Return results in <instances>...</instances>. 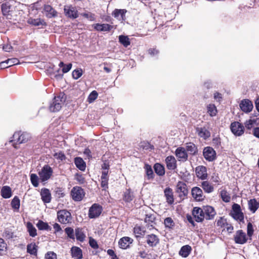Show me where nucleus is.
I'll use <instances>...</instances> for the list:
<instances>
[{"mask_svg": "<svg viewBox=\"0 0 259 259\" xmlns=\"http://www.w3.org/2000/svg\"><path fill=\"white\" fill-rule=\"evenodd\" d=\"M58 221L61 224H67L71 222V213L66 209H62L57 212Z\"/></svg>", "mask_w": 259, "mask_h": 259, "instance_id": "1", "label": "nucleus"}, {"mask_svg": "<svg viewBox=\"0 0 259 259\" xmlns=\"http://www.w3.org/2000/svg\"><path fill=\"white\" fill-rule=\"evenodd\" d=\"M29 138L30 136L28 133L18 132L14 133L11 141L17 144H21L26 142Z\"/></svg>", "mask_w": 259, "mask_h": 259, "instance_id": "2", "label": "nucleus"}, {"mask_svg": "<svg viewBox=\"0 0 259 259\" xmlns=\"http://www.w3.org/2000/svg\"><path fill=\"white\" fill-rule=\"evenodd\" d=\"M53 174L52 168L48 165H45L39 172L38 175L42 182L48 180Z\"/></svg>", "mask_w": 259, "mask_h": 259, "instance_id": "3", "label": "nucleus"}, {"mask_svg": "<svg viewBox=\"0 0 259 259\" xmlns=\"http://www.w3.org/2000/svg\"><path fill=\"white\" fill-rule=\"evenodd\" d=\"M64 12L66 17L72 19L78 17V12L76 8L72 5L64 6Z\"/></svg>", "mask_w": 259, "mask_h": 259, "instance_id": "4", "label": "nucleus"}, {"mask_svg": "<svg viewBox=\"0 0 259 259\" xmlns=\"http://www.w3.org/2000/svg\"><path fill=\"white\" fill-rule=\"evenodd\" d=\"M232 210L231 212L232 217L236 220L241 221L244 219V215L241 212L240 206L237 204L234 203L232 205Z\"/></svg>", "mask_w": 259, "mask_h": 259, "instance_id": "5", "label": "nucleus"}, {"mask_svg": "<svg viewBox=\"0 0 259 259\" xmlns=\"http://www.w3.org/2000/svg\"><path fill=\"white\" fill-rule=\"evenodd\" d=\"M230 128L232 132L236 136H240L244 132V126L237 121L232 122L231 124Z\"/></svg>", "mask_w": 259, "mask_h": 259, "instance_id": "6", "label": "nucleus"}, {"mask_svg": "<svg viewBox=\"0 0 259 259\" xmlns=\"http://www.w3.org/2000/svg\"><path fill=\"white\" fill-rule=\"evenodd\" d=\"M64 102L63 98L60 96L55 97L52 103L50 106V110L52 112H57L60 110Z\"/></svg>", "mask_w": 259, "mask_h": 259, "instance_id": "7", "label": "nucleus"}, {"mask_svg": "<svg viewBox=\"0 0 259 259\" xmlns=\"http://www.w3.org/2000/svg\"><path fill=\"white\" fill-rule=\"evenodd\" d=\"M176 192L179 194V197L183 199L188 193L186 184L183 182H179L176 186Z\"/></svg>", "mask_w": 259, "mask_h": 259, "instance_id": "8", "label": "nucleus"}, {"mask_svg": "<svg viewBox=\"0 0 259 259\" xmlns=\"http://www.w3.org/2000/svg\"><path fill=\"white\" fill-rule=\"evenodd\" d=\"M71 195L74 200L80 201L84 196V192L81 187L76 186L71 190Z\"/></svg>", "mask_w": 259, "mask_h": 259, "instance_id": "9", "label": "nucleus"}, {"mask_svg": "<svg viewBox=\"0 0 259 259\" xmlns=\"http://www.w3.org/2000/svg\"><path fill=\"white\" fill-rule=\"evenodd\" d=\"M102 207L100 205L95 203L89 209V217L93 219L98 217L101 213Z\"/></svg>", "mask_w": 259, "mask_h": 259, "instance_id": "10", "label": "nucleus"}, {"mask_svg": "<svg viewBox=\"0 0 259 259\" xmlns=\"http://www.w3.org/2000/svg\"><path fill=\"white\" fill-rule=\"evenodd\" d=\"M203 153L205 159L208 161H212L216 158L215 151L210 147L204 148Z\"/></svg>", "mask_w": 259, "mask_h": 259, "instance_id": "11", "label": "nucleus"}, {"mask_svg": "<svg viewBox=\"0 0 259 259\" xmlns=\"http://www.w3.org/2000/svg\"><path fill=\"white\" fill-rule=\"evenodd\" d=\"M234 239L235 243L240 244H244L247 240L245 233L241 230L236 231L234 236Z\"/></svg>", "mask_w": 259, "mask_h": 259, "instance_id": "12", "label": "nucleus"}, {"mask_svg": "<svg viewBox=\"0 0 259 259\" xmlns=\"http://www.w3.org/2000/svg\"><path fill=\"white\" fill-rule=\"evenodd\" d=\"M192 197L196 201H201L204 198L202 190L198 187H194L191 190Z\"/></svg>", "mask_w": 259, "mask_h": 259, "instance_id": "13", "label": "nucleus"}, {"mask_svg": "<svg viewBox=\"0 0 259 259\" xmlns=\"http://www.w3.org/2000/svg\"><path fill=\"white\" fill-rule=\"evenodd\" d=\"M239 106L242 111L245 113L250 112L253 108L252 103L248 99L242 100L239 104Z\"/></svg>", "mask_w": 259, "mask_h": 259, "instance_id": "14", "label": "nucleus"}, {"mask_svg": "<svg viewBox=\"0 0 259 259\" xmlns=\"http://www.w3.org/2000/svg\"><path fill=\"white\" fill-rule=\"evenodd\" d=\"M195 172L196 176L202 180L207 179L208 175L206 168L202 165H200L196 167Z\"/></svg>", "mask_w": 259, "mask_h": 259, "instance_id": "15", "label": "nucleus"}, {"mask_svg": "<svg viewBox=\"0 0 259 259\" xmlns=\"http://www.w3.org/2000/svg\"><path fill=\"white\" fill-rule=\"evenodd\" d=\"M146 242L150 247L156 246L159 242V239L157 236L151 234L146 236Z\"/></svg>", "mask_w": 259, "mask_h": 259, "instance_id": "16", "label": "nucleus"}, {"mask_svg": "<svg viewBox=\"0 0 259 259\" xmlns=\"http://www.w3.org/2000/svg\"><path fill=\"white\" fill-rule=\"evenodd\" d=\"M193 215L195 218V221L197 222H201L205 219L203 209L199 207H195L194 208Z\"/></svg>", "mask_w": 259, "mask_h": 259, "instance_id": "17", "label": "nucleus"}, {"mask_svg": "<svg viewBox=\"0 0 259 259\" xmlns=\"http://www.w3.org/2000/svg\"><path fill=\"white\" fill-rule=\"evenodd\" d=\"M175 154L179 161H186L188 159V154L184 147L178 148L175 151Z\"/></svg>", "mask_w": 259, "mask_h": 259, "instance_id": "18", "label": "nucleus"}, {"mask_svg": "<svg viewBox=\"0 0 259 259\" xmlns=\"http://www.w3.org/2000/svg\"><path fill=\"white\" fill-rule=\"evenodd\" d=\"M203 209L206 220H208L213 219L216 214L215 211L213 207L210 206H206L203 208Z\"/></svg>", "mask_w": 259, "mask_h": 259, "instance_id": "19", "label": "nucleus"}, {"mask_svg": "<svg viewBox=\"0 0 259 259\" xmlns=\"http://www.w3.org/2000/svg\"><path fill=\"white\" fill-rule=\"evenodd\" d=\"M133 242V239L129 237H123L118 241L119 247L122 249L127 248Z\"/></svg>", "mask_w": 259, "mask_h": 259, "instance_id": "20", "label": "nucleus"}, {"mask_svg": "<svg viewBox=\"0 0 259 259\" xmlns=\"http://www.w3.org/2000/svg\"><path fill=\"white\" fill-rule=\"evenodd\" d=\"M44 11L45 15L49 18L55 17L57 16V11L50 5H45Z\"/></svg>", "mask_w": 259, "mask_h": 259, "instance_id": "21", "label": "nucleus"}, {"mask_svg": "<svg viewBox=\"0 0 259 259\" xmlns=\"http://www.w3.org/2000/svg\"><path fill=\"white\" fill-rule=\"evenodd\" d=\"M126 13V10L125 9H115L112 12V16L119 20H124Z\"/></svg>", "mask_w": 259, "mask_h": 259, "instance_id": "22", "label": "nucleus"}, {"mask_svg": "<svg viewBox=\"0 0 259 259\" xmlns=\"http://www.w3.org/2000/svg\"><path fill=\"white\" fill-rule=\"evenodd\" d=\"M166 167L168 169L173 170L176 167V160L173 156H167L165 159Z\"/></svg>", "mask_w": 259, "mask_h": 259, "instance_id": "23", "label": "nucleus"}, {"mask_svg": "<svg viewBox=\"0 0 259 259\" xmlns=\"http://www.w3.org/2000/svg\"><path fill=\"white\" fill-rule=\"evenodd\" d=\"M41 199L44 203H49L51 200V195L48 189H42L40 192Z\"/></svg>", "mask_w": 259, "mask_h": 259, "instance_id": "24", "label": "nucleus"}, {"mask_svg": "<svg viewBox=\"0 0 259 259\" xmlns=\"http://www.w3.org/2000/svg\"><path fill=\"white\" fill-rule=\"evenodd\" d=\"M164 196L166 199V202L169 204H172L174 202V195L172 190L170 188H166L164 191Z\"/></svg>", "mask_w": 259, "mask_h": 259, "instance_id": "25", "label": "nucleus"}, {"mask_svg": "<svg viewBox=\"0 0 259 259\" xmlns=\"http://www.w3.org/2000/svg\"><path fill=\"white\" fill-rule=\"evenodd\" d=\"M94 28L100 31H109L113 28V26L108 24H96L94 25Z\"/></svg>", "mask_w": 259, "mask_h": 259, "instance_id": "26", "label": "nucleus"}, {"mask_svg": "<svg viewBox=\"0 0 259 259\" xmlns=\"http://www.w3.org/2000/svg\"><path fill=\"white\" fill-rule=\"evenodd\" d=\"M71 253L72 257L76 259H81L82 253L81 249L77 246H73L71 249Z\"/></svg>", "mask_w": 259, "mask_h": 259, "instance_id": "27", "label": "nucleus"}, {"mask_svg": "<svg viewBox=\"0 0 259 259\" xmlns=\"http://www.w3.org/2000/svg\"><path fill=\"white\" fill-rule=\"evenodd\" d=\"M196 132L198 136L204 139H206L210 136V132L205 127H198Z\"/></svg>", "mask_w": 259, "mask_h": 259, "instance_id": "28", "label": "nucleus"}, {"mask_svg": "<svg viewBox=\"0 0 259 259\" xmlns=\"http://www.w3.org/2000/svg\"><path fill=\"white\" fill-rule=\"evenodd\" d=\"M1 195L4 198H9L12 196V191L10 187L5 186L1 189Z\"/></svg>", "mask_w": 259, "mask_h": 259, "instance_id": "29", "label": "nucleus"}, {"mask_svg": "<svg viewBox=\"0 0 259 259\" xmlns=\"http://www.w3.org/2000/svg\"><path fill=\"white\" fill-rule=\"evenodd\" d=\"M201 187L203 190L207 193H210L214 190L213 186L208 181H203L201 183Z\"/></svg>", "mask_w": 259, "mask_h": 259, "instance_id": "30", "label": "nucleus"}, {"mask_svg": "<svg viewBox=\"0 0 259 259\" xmlns=\"http://www.w3.org/2000/svg\"><path fill=\"white\" fill-rule=\"evenodd\" d=\"M74 163L76 167L80 170L84 171L85 169L86 164L83 159L80 157H76L74 159Z\"/></svg>", "mask_w": 259, "mask_h": 259, "instance_id": "31", "label": "nucleus"}, {"mask_svg": "<svg viewBox=\"0 0 259 259\" xmlns=\"http://www.w3.org/2000/svg\"><path fill=\"white\" fill-rule=\"evenodd\" d=\"M108 171H103L101 179V186L104 189L108 188Z\"/></svg>", "mask_w": 259, "mask_h": 259, "instance_id": "32", "label": "nucleus"}, {"mask_svg": "<svg viewBox=\"0 0 259 259\" xmlns=\"http://www.w3.org/2000/svg\"><path fill=\"white\" fill-rule=\"evenodd\" d=\"M249 208L253 213L255 212L259 207V203L255 199H250L248 202Z\"/></svg>", "mask_w": 259, "mask_h": 259, "instance_id": "33", "label": "nucleus"}, {"mask_svg": "<svg viewBox=\"0 0 259 259\" xmlns=\"http://www.w3.org/2000/svg\"><path fill=\"white\" fill-rule=\"evenodd\" d=\"M154 169L155 172L158 176H162L164 175L165 174V169L164 166L158 163H157L154 164Z\"/></svg>", "mask_w": 259, "mask_h": 259, "instance_id": "34", "label": "nucleus"}, {"mask_svg": "<svg viewBox=\"0 0 259 259\" xmlns=\"http://www.w3.org/2000/svg\"><path fill=\"white\" fill-rule=\"evenodd\" d=\"M146 230L143 227L136 226L134 228V233L136 237L143 236L145 233Z\"/></svg>", "mask_w": 259, "mask_h": 259, "instance_id": "35", "label": "nucleus"}, {"mask_svg": "<svg viewBox=\"0 0 259 259\" xmlns=\"http://www.w3.org/2000/svg\"><path fill=\"white\" fill-rule=\"evenodd\" d=\"M28 23L34 26L46 25V24L43 20L39 18L32 19L30 18L27 20Z\"/></svg>", "mask_w": 259, "mask_h": 259, "instance_id": "36", "label": "nucleus"}, {"mask_svg": "<svg viewBox=\"0 0 259 259\" xmlns=\"http://www.w3.org/2000/svg\"><path fill=\"white\" fill-rule=\"evenodd\" d=\"M185 149L191 155H194L197 152V147L192 143H187Z\"/></svg>", "mask_w": 259, "mask_h": 259, "instance_id": "37", "label": "nucleus"}, {"mask_svg": "<svg viewBox=\"0 0 259 259\" xmlns=\"http://www.w3.org/2000/svg\"><path fill=\"white\" fill-rule=\"evenodd\" d=\"M190 250H191V247L190 246L185 245L181 248V249L179 252V254L181 256L186 257L188 256V255L189 254Z\"/></svg>", "mask_w": 259, "mask_h": 259, "instance_id": "38", "label": "nucleus"}, {"mask_svg": "<svg viewBox=\"0 0 259 259\" xmlns=\"http://www.w3.org/2000/svg\"><path fill=\"white\" fill-rule=\"evenodd\" d=\"M134 198V195L133 193L130 189H127L124 192L123 196V200L127 202H130L133 200Z\"/></svg>", "mask_w": 259, "mask_h": 259, "instance_id": "39", "label": "nucleus"}, {"mask_svg": "<svg viewBox=\"0 0 259 259\" xmlns=\"http://www.w3.org/2000/svg\"><path fill=\"white\" fill-rule=\"evenodd\" d=\"M207 112L211 116H214L217 114V107L214 104H210L207 105Z\"/></svg>", "mask_w": 259, "mask_h": 259, "instance_id": "40", "label": "nucleus"}, {"mask_svg": "<svg viewBox=\"0 0 259 259\" xmlns=\"http://www.w3.org/2000/svg\"><path fill=\"white\" fill-rule=\"evenodd\" d=\"M220 195L222 200L225 202H229L231 200V197L226 190H222L220 192Z\"/></svg>", "mask_w": 259, "mask_h": 259, "instance_id": "41", "label": "nucleus"}, {"mask_svg": "<svg viewBox=\"0 0 259 259\" xmlns=\"http://www.w3.org/2000/svg\"><path fill=\"white\" fill-rule=\"evenodd\" d=\"M27 228L30 236L34 237L36 235V230L30 223H28Z\"/></svg>", "mask_w": 259, "mask_h": 259, "instance_id": "42", "label": "nucleus"}, {"mask_svg": "<svg viewBox=\"0 0 259 259\" xmlns=\"http://www.w3.org/2000/svg\"><path fill=\"white\" fill-rule=\"evenodd\" d=\"M119 41L125 47H127L130 45V41L129 38L126 36L120 35L119 36Z\"/></svg>", "mask_w": 259, "mask_h": 259, "instance_id": "43", "label": "nucleus"}, {"mask_svg": "<svg viewBox=\"0 0 259 259\" xmlns=\"http://www.w3.org/2000/svg\"><path fill=\"white\" fill-rule=\"evenodd\" d=\"M12 207L16 210H18L20 207V199L17 196H15L14 198L12 199L11 202Z\"/></svg>", "mask_w": 259, "mask_h": 259, "instance_id": "44", "label": "nucleus"}, {"mask_svg": "<svg viewBox=\"0 0 259 259\" xmlns=\"http://www.w3.org/2000/svg\"><path fill=\"white\" fill-rule=\"evenodd\" d=\"M27 251L31 254H35L37 252L36 245L35 244H30L27 245Z\"/></svg>", "mask_w": 259, "mask_h": 259, "instance_id": "45", "label": "nucleus"}, {"mask_svg": "<svg viewBox=\"0 0 259 259\" xmlns=\"http://www.w3.org/2000/svg\"><path fill=\"white\" fill-rule=\"evenodd\" d=\"M38 229L39 230H49L50 227L48 225V224L46 223H45L41 221H39L36 225Z\"/></svg>", "mask_w": 259, "mask_h": 259, "instance_id": "46", "label": "nucleus"}, {"mask_svg": "<svg viewBox=\"0 0 259 259\" xmlns=\"http://www.w3.org/2000/svg\"><path fill=\"white\" fill-rule=\"evenodd\" d=\"M98 96V94L96 91H92L88 97V102L91 103L94 102L97 98Z\"/></svg>", "mask_w": 259, "mask_h": 259, "instance_id": "47", "label": "nucleus"}, {"mask_svg": "<svg viewBox=\"0 0 259 259\" xmlns=\"http://www.w3.org/2000/svg\"><path fill=\"white\" fill-rule=\"evenodd\" d=\"M145 168L146 172V175L148 176V179H152L153 178V171L152 167L148 164L145 165Z\"/></svg>", "mask_w": 259, "mask_h": 259, "instance_id": "48", "label": "nucleus"}, {"mask_svg": "<svg viewBox=\"0 0 259 259\" xmlns=\"http://www.w3.org/2000/svg\"><path fill=\"white\" fill-rule=\"evenodd\" d=\"M5 64L8 65L9 67L19 64V60L15 58L8 59L4 61Z\"/></svg>", "mask_w": 259, "mask_h": 259, "instance_id": "49", "label": "nucleus"}, {"mask_svg": "<svg viewBox=\"0 0 259 259\" xmlns=\"http://www.w3.org/2000/svg\"><path fill=\"white\" fill-rule=\"evenodd\" d=\"M38 178L36 174H32L30 175V181L33 185V186L35 187H36L38 186Z\"/></svg>", "mask_w": 259, "mask_h": 259, "instance_id": "50", "label": "nucleus"}, {"mask_svg": "<svg viewBox=\"0 0 259 259\" xmlns=\"http://www.w3.org/2000/svg\"><path fill=\"white\" fill-rule=\"evenodd\" d=\"M164 225L166 228H172L175 226V223L171 218H166L164 220Z\"/></svg>", "mask_w": 259, "mask_h": 259, "instance_id": "51", "label": "nucleus"}, {"mask_svg": "<svg viewBox=\"0 0 259 259\" xmlns=\"http://www.w3.org/2000/svg\"><path fill=\"white\" fill-rule=\"evenodd\" d=\"M256 121V120L255 119L246 120L245 122V126L247 129L250 130L254 126Z\"/></svg>", "mask_w": 259, "mask_h": 259, "instance_id": "52", "label": "nucleus"}, {"mask_svg": "<svg viewBox=\"0 0 259 259\" xmlns=\"http://www.w3.org/2000/svg\"><path fill=\"white\" fill-rule=\"evenodd\" d=\"M75 180L79 184H83L85 183V178L82 175L76 174L75 175Z\"/></svg>", "mask_w": 259, "mask_h": 259, "instance_id": "53", "label": "nucleus"}, {"mask_svg": "<svg viewBox=\"0 0 259 259\" xmlns=\"http://www.w3.org/2000/svg\"><path fill=\"white\" fill-rule=\"evenodd\" d=\"M82 74V70L81 69H76L74 70L72 73V77L75 79H77L79 77H81V76Z\"/></svg>", "mask_w": 259, "mask_h": 259, "instance_id": "54", "label": "nucleus"}, {"mask_svg": "<svg viewBox=\"0 0 259 259\" xmlns=\"http://www.w3.org/2000/svg\"><path fill=\"white\" fill-rule=\"evenodd\" d=\"M227 222L226 219H224L223 217H221L218 220L217 222V225L218 227H220L222 228H224L227 225Z\"/></svg>", "mask_w": 259, "mask_h": 259, "instance_id": "55", "label": "nucleus"}, {"mask_svg": "<svg viewBox=\"0 0 259 259\" xmlns=\"http://www.w3.org/2000/svg\"><path fill=\"white\" fill-rule=\"evenodd\" d=\"M10 6H8L6 4H3L2 5V12L4 15L7 16L9 14V10H10Z\"/></svg>", "mask_w": 259, "mask_h": 259, "instance_id": "56", "label": "nucleus"}, {"mask_svg": "<svg viewBox=\"0 0 259 259\" xmlns=\"http://www.w3.org/2000/svg\"><path fill=\"white\" fill-rule=\"evenodd\" d=\"M75 235L76 239L80 241H83L85 237L84 235L78 229L75 230Z\"/></svg>", "mask_w": 259, "mask_h": 259, "instance_id": "57", "label": "nucleus"}, {"mask_svg": "<svg viewBox=\"0 0 259 259\" xmlns=\"http://www.w3.org/2000/svg\"><path fill=\"white\" fill-rule=\"evenodd\" d=\"M65 231L69 238H74V231L72 228L67 227L65 229Z\"/></svg>", "mask_w": 259, "mask_h": 259, "instance_id": "58", "label": "nucleus"}, {"mask_svg": "<svg viewBox=\"0 0 259 259\" xmlns=\"http://www.w3.org/2000/svg\"><path fill=\"white\" fill-rule=\"evenodd\" d=\"M54 156L57 159L61 161L65 159V156L62 152L55 153Z\"/></svg>", "mask_w": 259, "mask_h": 259, "instance_id": "59", "label": "nucleus"}, {"mask_svg": "<svg viewBox=\"0 0 259 259\" xmlns=\"http://www.w3.org/2000/svg\"><path fill=\"white\" fill-rule=\"evenodd\" d=\"M6 249V244L4 240L0 238V254H3Z\"/></svg>", "mask_w": 259, "mask_h": 259, "instance_id": "60", "label": "nucleus"}, {"mask_svg": "<svg viewBox=\"0 0 259 259\" xmlns=\"http://www.w3.org/2000/svg\"><path fill=\"white\" fill-rule=\"evenodd\" d=\"M82 15L84 17L89 19L90 21H94L95 19V15L91 13H83Z\"/></svg>", "mask_w": 259, "mask_h": 259, "instance_id": "61", "label": "nucleus"}, {"mask_svg": "<svg viewBox=\"0 0 259 259\" xmlns=\"http://www.w3.org/2000/svg\"><path fill=\"white\" fill-rule=\"evenodd\" d=\"M45 259H57V255L53 252H49L46 254Z\"/></svg>", "mask_w": 259, "mask_h": 259, "instance_id": "62", "label": "nucleus"}, {"mask_svg": "<svg viewBox=\"0 0 259 259\" xmlns=\"http://www.w3.org/2000/svg\"><path fill=\"white\" fill-rule=\"evenodd\" d=\"M253 233V229L252 225L251 223H248L247 225V235L249 237H251Z\"/></svg>", "mask_w": 259, "mask_h": 259, "instance_id": "63", "label": "nucleus"}, {"mask_svg": "<svg viewBox=\"0 0 259 259\" xmlns=\"http://www.w3.org/2000/svg\"><path fill=\"white\" fill-rule=\"evenodd\" d=\"M72 67V64L69 63L67 65H65L64 67L62 68V72L63 73H66L68 72H69Z\"/></svg>", "mask_w": 259, "mask_h": 259, "instance_id": "64", "label": "nucleus"}]
</instances>
